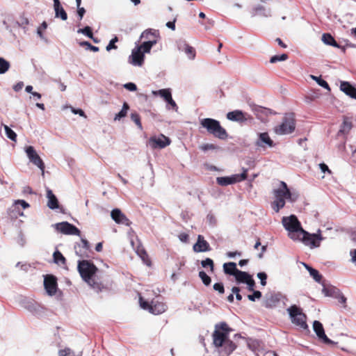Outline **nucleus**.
<instances>
[{
    "label": "nucleus",
    "mask_w": 356,
    "mask_h": 356,
    "mask_svg": "<svg viewBox=\"0 0 356 356\" xmlns=\"http://www.w3.org/2000/svg\"><path fill=\"white\" fill-rule=\"evenodd\" d=\"M232 329L225 322H220L215 325L212 334L213 346L214 350L219 356H229L237 348V339H242L239 334L234 335L235 341L229 337Z\"/></svg>",
    "instance_id": "nucleus-1"
},
{
    "label": "nucleus",
    "mask_w": 356,
    "mask_h": 356,
    "mask_svg": "<svg viewBox=\"0 0 356 356\" xmlns=\"http://www.w3.org/2000/svg\"><path fill=\"white\" fill-rule=\"evenodd\" d=\"M273 201L271 203L272 209L275 212H279L286 204V202H296L299 195L296 191H291L284 181H280L279 186L273 189Z\"/></svg>",
    "instance_id": "nucleus-2"
},
{
    "label": "nucleus",
    "mask_w": 356,
    "mask_h": 356,
    "mask_svg": "<svg viewBox=\"0 0 356 356\" xmlns=\"http://www.w3.org/2000/svg\"><path fill=\"white\" fill-rule=\"evenodd\" d=\"M78 270L82 279L93 289L99 291L101 289V284L95 280V273L97 268L90 261L83 260L79 261Z\"/></svg>",
    "instance_id": "nucleus-3"
},
{
    "label": "nucleus",
    "mask_w": 356,
    "mask_h": 356,
    "mask_svg": "<svg viewBox=\"0 0 356 356\" xmlns=\"http://www.w3.org/2000/svg\"><path fill=\"white\" fill-rule=\"evenodd\" d=\"M282 224L287 231L289 238L293 241H296L298 239H300V236L305 231L300 222L295 215L283 217L282 219Z\"/></svg>",
    "instance_id": "nucleus-4"
},
{
    "label": "nucleus",
    "mask_w": 356,
    "mask_h": 356,
    "mask_svg": "<svg viewBox=\"0 0 356 356\" xmlns=\"http://www.w3.org/2000/svg\"><path fill=\"white\" fill-rule=\"evenodd\" d=\"M200 124L202 127L205 128L209 134H213L214 136L224 139L227 137V132L222 128L220 122L212 118H204L200 120Z\"/></svg>",
    "instance_id": "nucleus-5"
},
{
    "label": "nucleus",
    "mask_w": 356,
    "mask_h": 356,
    "mask_svg": "<svg viewBox=\"0 0 356 356\" xmlns=\"http://www.w3.org/2000/svg\"><path fill=\"white\" fill-rule=\"evenodd\" d=\"M300 239L296 241L302 243L311 249L320 247L321 241L325 239L322 235L321 229H318L316 233L310 234L307 231H304L303 234L300 236Z\"/></svg>",
    "instance_id": "nucleus-6"
},
{
    "label": "nucleus",
    "mask_w": 356,
    "mask_h": 356,
    "mask_svg": "<svg viewBox=\"0 0 356 356\" xmlns=\"http://www.w3.org/2000/svg\"><path fill=\"white\" fill-rule=\"evenodd\" d=\"M287 312L293 324L299 326L302 330L308 329V325L306 323L307 317L300 307L296 305H292L287 309Z\"/></svg>",
    "instance_id": "nucleus-7"
},
{
    "label": "nucleus",
    "mask_w": 356,
    "mask_h": 356,
    "mask_svg": "<svg viewBox=\"0 0 356 356\" xmlns=\"http://www.w3.org/2000/svg\"><path fill=\"white\" fill-rule=\"evenodd\" d=\"M139 302L140 305L143 309L148 310L153 314L157 315L162 314L167 309L165 304L159 301L158 300H153L151 302H149L147 300H144L142 297H140Z\"/></svg>",
    "instance_id": "nucleus-8"
},
{
    "label": "nucleus",
    "mask_w": 356,
    "mask_h": 356,
    "mask_svg": "<svg viewBox=\"0 0 356 356\" xmlns=\"http://www.w3.org/2000/svg\"><path fill=\"white\" fill-rule=\"evenodd\" d=\"M295 121L292 115H286L282 123L274 128V131L278 135H286L292 133L295 129Z\"/></svg>",
    "instance_id": "nucleus-9"
},
{
    "label": "nucleus",
    "mask_w": 356,
    "mask_h": 356,
    "mask_svg": "<svg viewBox=\"0 0 356 356\" xmlns=\"http://www.w3.org/2000/svg\"><path fill=\"white\" fill-rule=\"evenodd\" d=\"M24 152L31 163L36 165L42 171V175L44 174V164L33 146H26Z\"/></svg>",
    "instance_id": "nucleus-10"
},
{
    "label": "nucleus",
    "mask_w": 356,
    "mask_h": 356,
    "mask_svg": "<svg viewBox=\"0 0 356 356\" xmlns=\"http://www.w3.org/2000/svg\"><path fill=\"white\" fill-rule=\"evenodd\" d=\"M247 178V170H243L241 174H235L229 177H219L216 178L218 184L225 186L241 182Z\"/></svg>",
    "instance_id": "nucleus-11"
},
{
    "label": "nucleus",
    "mask_w": 356,
    "mask_h": 356,
    "mask_svg": "<svg viewBox=\"0 0 356 356\" xmlns=\"http://www.w3.org/2000/svg\"><path fill=\"white\" fill-rule=\"evenodd\" d=\"M170 144V138L163 134L152 136L148 140V145L152 149H163Z\"/></svg>",
    "instance_id": "nucleus-12"
},
{
    "label": "nucleus",
    "mask_w": 356,
    "mask_h": 356,
    "mask_svg": "<svg viewBox=\"0 0 356 356\" xmlns=\"http://www.w3.org/2000/svg\"><path fill=\"white\" fill-rule=\"evenodd\" d=\"M54 227L57 231L64 234L80 236L81 234L78 228L67 222L56 223Z\"/></svg>",
    "instance_id": "nucleus-13"
},
{
    "label": "nucleus",
    "mask_w": 356,
    "mask_h": 356,
    "mask_svg": "<svg viewBox=\"0 0 356 356\" xmlns=\"http://www.w3.org/2000/svg\"><path fill=\"white\" fill-rule=\"evenodd\" d=\"M44 289L49 296H54L57 291V280L53 275H46L44 279Z\"/></svg>",
    "instance_id": "nucleus-14"
},
{
    "label": "nucleus",
    "mask_w": 356,
    "mask_h": 356,
    "mask_svg": "<svg viewBox=\"0 0 356 356\" xmlns=\"http://www.w3.org/2000/svg\"><path fill=\"white\" fill-rule=\"evenodd\" d=\"M144 54L138 47L132 49L131 54L129 57V62L134 66H142L144 63Z\"/></svg>",
    "instance_id": "nucleus-15"
},
{
    "label": "nucleus",
    "mask_w": 356,
    "mask_h": 356,
    "mask_svg": "<svg viewBox=\"0 0 356 356\" xmlns=\"http://www.w3.org/2000/svg\"><path fill=\"white\" fill-rule=\"evenodd\" d=\"M313 330L317 335L318 338L323 343L327 344H332L334 342L327 338L325 334L324 328L321 322L314 321L313 323Z\"/></svg>",
    "instance_id": "nucleus-16"
},
{
    "label": "nucleus",
    "mask_w": 356,
    "mask_h": 356,
    "mask_svg": "<svg viewBox=\"0 0 356 356\" xmlns=\"http://www.w3.org/2000/svg\"><path fill=\"white\" fill-rule=\"evenodd\" d=\"M227 118L231 121L243 122L250 120L251 117L249 114L240 110H235L234 111L229 112L227 114Z\"/></svg>",
    "instance_id": "nucleus-17"
},
{
    "label": "nucleus",
    "mask_w": 356,
    "mask_h": 356,
    "mask_svg": "<svg viewBox=\"0 0 356 356\" xmlns=\"http://www.w3.org/2000/svg\"><path fill=\"white\" fill-rule=\"evenodd\" d=\"M111 216L117 224H121L126 226H129L131 225L129 220L119 209H113L111 213Z\"/></svg>",
    "instance_id": "nucleus-18"
},
{
    "label": "nucleus",
    "mask_w": 356,
    "mask_h": 356,
    "mask_svg": "<svg viewBox=\"0 0 356 356\" xmlns=\"http://www.w3.org/2000/svg\"><path fill=\"white\" fill-rule=\"evenodd\" d=\"M211 250L209 243L204 240L202 235H198L197 242L193 245V250L196 252H207Z\"/></svg>",
    "instance_id": "nucleus-19"
},
{
    "label": "nucleus",
    "mask_w": 356,
    "mask_h": 356,
    "mask_svg": "<svg viewBox=\"0 0 356 356\" xmlns=\"http://www.w3.org/2000/svg\"><path fill=\"white\" fill-rule=\"evenodd\" d=\"M281 295L279 293L267 294L264 301V305L266 308H273L280 302Z\"/></svg>",
    "instance_id": "nucleus-20"
},
{
    "label": "nucleus",
    "mask_w": 356,
    "mask_h": 356,
    "mask_svg": "<svg viewBox=\"0 0 356 356\" xmlns=\"http://www.w3.org/2000/svg\"><path fill=\"white\" fill-rule=\"evenodd\" d=\"M55 17L60 18L63 21L67 20V15L59 0H53Z\"/></svg>",
    "instance_id": "nucleus-21"
},
{
    "label": "nucleus",
    "mask_w": 356,
    "mask_h": 356,
    "mask_svg": "<svg viewBox=\"0 0 356 356\" xmlns=\"http://www.w3.org/2000/svg\"><path fill=\"white\" fill-rule=\"evenodd\" d=\"M179 50L184 51L189 59H194L195 57V49L188 44H186L184 41H181L178 44Z\"/></svg>",
    "instance_id": "nucleus-22"
},
{
    "label": "nucleus",
    "mask_w": 356,
    "mask_h": 356,
    "mask_svg": "<svg viewBox=\"0 0 356 356\" xmlns=\"http://www.w3.org/2000/svg\"><path fill=\"white\" fill-rule=\"evenodd\" d=\"M256 145L262 147L267 145L271 147L273 146V141L270 139L267 133H261L259 135V139L256 142Z\"/></svg>",
    "instance_id": "nucleus-23"
},
{
    "label": "nucleus",
    "mask_w": 356,
    "mask_h": 356,
    "mask_svg": "<svg viewBox=\"0 0 356 356\" xmlns=\"http://www.w3.org/2000/svg\"><path fill=\"white\" fill-rule=\"evenodd\" d=\"M340 89L345 94L356 99V88L347 81H342L340 84Z\"/></svg>",
    "instance_id": "nucleus-24"
},
{
    "label": "nucleus",
    "mask_w": 356,
    "mask_h": 356,
    "mask_svg": "<svg viewBox=\"0 0 356 356\" xmlns=\"http://www.w3.org/2000/svg\"><path fill=\"white\" fill-rule=\"evenodd\" d=\"M47 192V207L51 209H56L58 208V201L53 193L52 191L49 188L46 189Z\"/></svg>",
    "instance_id": "nucleus-25"
},
{
    "label": "nucleus",
    "mask_w": 356,
    "mask_h": 356,
    "mask_svg": "<svg viewBox=\"0 0 356 356\" xmlns=\"http://www.w3.org/2000/svg\"><path fill=\"white\" fill-rule=\"evenodd\" d=\"M159 38V33L157 31L148 29L143 31L140 35L141 39H145V41H156V44L157 43Z\"/></svg>",
    "instance_id": "nucleus-26"
},
{
    "label": "nucleus",
    "mask_w": 356,
    "mask_h": 356,
    "mask_svg": "<svg viewBox=\"0 0 356 356\" xmlns=\"http://www.w3.org/2000/svg\"><path fill=\"white\" fill-rule=\"evenodd\" d=\"M224 273L227 275L235 276L238 270L236 268V264L234 262H228L223 264Z\"/></svg>",
    "instance_id": "nucleus-27"
},
{
    "label": "nucleus",
    "mask_w": 356,
    "mask_h": 356,
    "mask_svg": "<svg viewBox=\"0 0 356 356\" xmlns=\"http://www.w3.org/2000/svg\"><path fill=\"white\" fill-rule=\"evenodd\" d=\"M322 41L325 44L341 48V47L335 41L334 38L330 33H323L322 35Z\"/></svg>",
    "instance_id": "nucleus-28"
},
{
    "label": "nucleus",
    "mask_w": 356,
    "mask_h": 356,
    "mask_svg": "<svg viewBox=\"0 0 356 356\" xmlns=\"http://www.w3.org/2000/svg\"><path fill=\"white\" fill-rule=\"evenodd\" d=\"M234 277L237 282L245 283L248 282V280L251 277V275L246 272L238 270Z\"/></svg>",
    "instance_id": "nucleus-29"
},
{
    "label": "nucleus",
    "mask_w": 356,
    "mask_h": 356,
    "mask_svg": "<svg viewBox=\"0 0 356 356\" xmlns=\"http://www.w3.org/2000/svg\"><path fill=\"white\" fill-rule=\"evenodd\" d=\"M154 44H156V41L155 40H153V41H144L140 46H137L136 47L140 49V50L141 51H143V54H145V53H149L152 47Z\"/></svg>",
    "instance_id": "nucleus-30"
},
{
    "label": "nucleus",
    "mask_w": 356,
    "mask_h": 356,
    "mask_svg": "<svg viewBox=\"0 0 356 356\" xmlns=\"http://www.w3.org/2000/svg\"><path fill=\"white\" fill-rule=\"evenodd\" d=\"M305 268L309 271L310 275L314 278V280L320 283L321 281V275L319 274L318 271L311 266H308L306 264H303Z\"/></svg>",
    "instance_id": "nucleus-31"
},
{
    "label": "nucleus",
    "mask_w": 356,
    "mask_h": 356,
    "mask_svg": "<svg viewBox=\"0 0 356 356\" xmlns=\"http://www.w3.org/2000/svg\"><path fill=\"white\" fill-rule=\"evenodd\" d=\"M6 136L8 138L11 140L13 142L17 141V134L16 133L12 130L8 125L3 124Z\"/></svg>",
    "instance_id": "nucleus-32"
},
{
    "label": "nucleus",
    "mask_w": 356,
    "mask_h": 356,
    "mask_svg": "<svg viewBox=\"0 0 356 356\" xmlns=\"http://www.w3.org/2000/svg\"><path fill=\"white\" fill-rule=\"evenodd\" d=\"M54 261L58 265H63L65 264V258L58 250L54 252L53 254Z\"/></svg>",
    "instance_id": "nucleus-33"
},
{
    "label": "nucleus",
    "mask_w": 356,
    "mask_h": 356,
    "mask_svg": "<svg viewBox=\"0 0 356 356\" xmlns=\"http://www.w3.org/2000/svg\"><path fill=\"white\" fill-rule=\"evenodd\" d=\"M129 108V106L127 102H124L123 104V106L122 110L115 115L114 120H120L121 118L125 117L127 114V111Z\"/></svg>",
    "instance_id": "nucleus-34"
},
{
    "label": "nucleus",
    "mask_w": 356,
    "mask_h": 356,
    "mask_svg": "<svg viewBox=\"0 0 356 356\" xmlns=\"http://www.w3.org/2000/svg\"><path fill=\"white\" fill-rule=\"evenodd\" d=\"M154 95H159L161 97L164 99L165 101H166L170 97L171 95V91L169 88L167 89H161L158 91H154Z\"/></svg>",
    "instance_id": "nucleus-35"
},
{
    "label": "nucleus",
    "mask_w": 356,
    "mask_h": 356,
    "mask_svg": "<svg viewBox=\"0 0 356 356\" xmlns=\"http://www.w3.org/2000/svg\"><path fill=\"white\" fill-rule=\"evenodd\" d=\"M10 67V63L3 58L0 57V74L6 73L9 70Z\"/></svg>",
    "instance_id": "nucleus-36"
},
{
    "label": "nucleus",
    "mask_w": 356,
    "mask_h": 356,
    "mask_svg": "<svg viewBox=\"0 0 356 356\" xmlns=\"http://www.w3.org/2000/svg\"><path fill=\"white\" fill-rule=\"evenodd\" d=\"M352 128V123L348 119H344L343 122L340 129V132L347 134Z\"/></svg>",
    "instance_id": "nucleus-37"
},
{
    "label": "nucleus",
    "mask_w": 356,
    "mask_h": 356,
    "mask_svg": "<svg viewBox=\"0 0 356 356\" xmlns=\"http://www.w3.org/2000/svg\"><path fill=\"white\" fill-rule=\"evenodd\" d=\"M58 356H81V353L76 355L72 350L65 348L58 351Z\"/></svg>",
    "instance_id": "nucleus-38"
},
{
    "label": "nucleus",
    "mask_w": 356,
    "mask_h": 356,
    "mask_svg": "<svg viewBox=\"0 0 356 356\" xmlns=\"http://www.w3.org/2000/svg\"><path fill=\"white\" fill-rule=\"evenodd\" d=\"M199 277L205 286L210 285L211 282V277L204 271H200Z\"/></svg>",
    "instance_id": "nucleus-39"
},
{
    "label": "nucleus",
    "mask_w": 356,
    "mask_h": 356,
    "mask_svg": "<svg viewBox=\"0 0 356 356\" xmlns=\"http://www.w3.org/2000/svg\"><path fill=\"white\" fill-rule=\"evenodd\" d=\"M201 264L203 268L209 267L210 268V272L213 273L214 264H213V261L211 259L207 258L206 259L201 261Z\"/></svg>",
    "instance_id": "nucleus-40"
},
{
    "label": "nucleus",
    "mask_w": 356,
    "mask_h": 356,
    "mask_svg": "<svg viewBox=\"0 0 356 356\" xmlns=\"http://www.w3.org/2000/svg\"><path fill=\"white\" fill-rule=\"evenodd\" d=\"M288 58V56L286 54H283L282 55H275L270 58V62L271 63H275L278 61H284Z\"/></svg>",
    "instance_id": "nucleus-41"
},
{
    "label": "nucleus",
    "mask_w": 356,
    "mask_h": 356,
    "mask_svg": "<svg viewBox=\"0 0 356 356\" xmlns=\"http://www.w3.org/2000/svg\"><path fill=\"white\" fill-rule=\"evenodd\" d=\"M311 78L315 80L318 83V84L321 87L330 90L329 85L325 80L321 79L320 77L315 76L314 75H311Z\"/></svg>",
    "instance_id": "nucleus-42"
},
{
    "label": "nucleus",
    "mask_w": 356,
    "mask_h": 356,
    "mask_svg": "<svg viewBox=\"0 0 356 356\" xmlns=\"http://www.w3.org/2000/svg\"><path fill=\"white\" fill-rule=\"evenodd\" d=\"M79 33H82L90 38H92V33L90 26H86L83 29H80L77 31Z\"/></svg>",
    "instance_id": "nucleus-43"
},
{
    "label": "nucleus",
    "mask_w": 356,
    "mask_h": 356,
    "mask_svg": "<svg viewBox=\"0 0 356 356\" xmlns=\"http://www.w3.org/2000/svg\"><path fill=\"white\" fill-rule=\"evenodd\" d=\"M18 206H21L23 209L29 207V204L26 201L22 200H18L15 202L13 205L14 209L17 210L18 209Z\"/></svg>",
    "instance_id": "nucleus-44"
},
{
    "label": "nucleus",
    "mask_w": 356,
    "mask_h": 356,
    "mask_svg": "<svg viewBox=\"0 0 356 356\" xmlns=\"http://www.w3.org/2000/svg\"><path fill=\"white\" fill-rule=\"evenodd\" d=\"M80 45L81 46H83V47H86L87 49L94 51V52H97L99 51V47H96V46H93L89 42H87V41H84V42H82L80 43Z\"/></svg>",
    "instance_id": "nucleus-45"
},
{
    "label": "nucleus",
    "mask_w": 356,
    "mask_h": 356,
    "mask_svg": "<svg viewBox=\"0 0 356 356\" xmlns=\"http://www.w3.org/2000/svg\"><path fill=\"white\" fill-rule=\"evenodd\" d=\"M248 346L252 350H255L259 346V342L257 340L248 339L247 341Z\"/></svg>",
    "instance_id": "nucleus-46"
},
{
    "label": "nucleus",
    "mask_w": 356,
    "mask_h": 356,
    "mask_svg": "<svg viewBox=\"0 0 356 356\" xmlns=\"http://www.w3.org/2000/svg\"><path fill=\"white\" fill-rule=\"evenodd\" d=\"M118 39L117 37H115L113 38L108 43V44L106 46V49L108 51H111V49H117V46L115 44L116 42H118Z\"/></svg>",
    "instance_id": "nucleus-47"
},
{
    "label": "nucleus",
    "mask_w": 356,
    "mask_h": 356,
    "mask_svg": "<svg viewBox=\"0 0 356 356\" xmlns=\"http://www.w3.org/2000/svg\"><path fill=\"white\" fill-rule=\"evenodd\" d=\"M131 118L140 129H142V124L140 123V120L138 114L136 113H131Z\"/></svg>",
    "instance_id": "nucleus-48"
},
{
    "label": "nucleus",
    "mask_w": 356,
    "mask_h": 356,
    "mask_svg": "<svg viewBox=\"0 0 356 356\" xmlns=\"http://www.w3.org/2000/svg\"><path fill=\"white\" fill-rule=\"evenodd\" d=\"M257 277L260 280L261 284L262 286H266L267 275L264 272H260L257 273Z\"/></svg>",
    "instance_id": "nucleus-49"
},
{
    "label": "nucleus",
    "mask_w": 356,
    "mask_h": 356,
    "mask_svg": "<svg viewBox=\"0 0 356 356\" xmlns=\"http://www.w3.org/2000/svg\"><path fill=\"white\" fill-rule=\"evenodd\" d=\"M200 149L204 151V152H206L207 150H213V149H216V146L214 145L213 144H211V143H207V144H203L200 146Z\"/></svg>",
    "instance_id": "nucleus-50"
},
{
    "label": "nucleus",
    "mask_w": 356,
    "mask_h": 356,
    "mask_svg": "<svg viewBox=\"0 0 356 356\" xmlns=\"http://www.w3.org/2000/svg\"><path fill=\"white\" fill-rule=\"evenodd\" d=\"M261 297V293L259 291H254L253 294L248 295V298L251 301H254L255 299H259Z\"/></svg>",
    "instance_id": "nucleus-51"
},
{
    "label": "nucleus",
    "mask_w": 356,
    "mask_h": 356,
    "mask_svg": "<svg viewBox=\"0 0 356 356\" xmlns=\"http://www.w3.org/2000/svg\"><path fill=\"white\" fill-rule=\"evenodd\" d=\"M47 27V24L46 22H43L40 26L38 29L37 33L40 36V38H43L42 31L45 30Z\"/></svg>",
    "instance_id": "nucleus-52"
},
{
    "label": "nucleus",
    "mask_w": 356,
    "mask_h": 356,
    "mask_svg": "<svg viewBox=\"0 0 356 356\" xmlns=\"http://www.w3.org/2000/svg\"><path fill=\"white\" fill-rule=\"evenodd\" d=\"M139 255L140 256V257L142 258V259L143 260V261L147 264V265H149L150 264V261L148 259V257H147V254L146 253V252L145 250H141L140 252H138Z\"/></svg>",
    "instance_id": "nucleus-53"
},
{
    "label": "nucleus",
    "mask_w": 356,
    "mask_h": 356,
    "mask_svg": "<svg viewBox=\"0 0 356 356\" xmlns=\"http://www.w3.org/2000/svg\"><path fill=\"white\" fill-rule=\"evenodd\" d=\"M213 289L222 294L225 291L224 286L222 283H216L213 284Z\"/></svg>",
    "instance_id": "nucleus-54"
},
{
    "label": "nucleus",
    "mask_w": 356,
    "mask_h": 356,
    "mask_svg": "<svg viewBox=\"0 0 356 356\" xmlns=\"http://www.w3.org/2000/svg\"><path fill=\"white\" fill-rule=\"evenodd\" d=\"M165 102L171 106V108L173 110H175V111H177L178 107H177L175 102L172 99V96H170V97L169 99H168Z\"/></svg>",
    "instance_id": "nucleus-55"
},
{
    "label": "nucleus",
    "mask_w": 356,
    "mask_h": 356,
    "mask_svg": "<svg viewBox=\"0 0 356 356\" xmlns=\"http://www.w3.org/2000/svg\"><path fill=\"white\" fill-rule=\"evenodd\" d=\"M245 284H247L249 291H254L255 282L252 277L248 280V282H245Z\"/></svg>",
    "instance_id": "nucleus-56"
},
{
    "label": "nucleus",
    "mask_w": 356,
    "mask_h": 356,
    "mask_svg": "<svg viewBox=\"0 0 356 356\" xmlns=\"http://www.w3.org/2000/svg\"><path fill=\"white\" fill-rule=\"evenodd\" d=\"M124 87L130 91H135L137 89L136 85L134 83H127L124 85Z\"/></svg>",
    "instance_id": "nucleus-57"
},
{
    "label": "nucleus",
    "mask_w": 356,
    "mask_h": 356,
    "mask_svg": "<svg viewBox=\"0 0 356 356\" xmlns=\"http://www.w3.org/2000/svg\"><path fill=\"white\" fill-rule=\"evenodd\" d=\"M232 291L233 293H235L236 294V298L238 300H242V296L241 295H240L239 293V291H240V289L239 288L236 287V286H234L232 289Z\"/></svg>",
    "instance_id": "nucleus-58"
},
{
    "label": "nucleus",
    "mask_w": 356,
    "mask_h": 356,
    "mask_svg": "<svg viewBox=\"0 0 356 356\" xmlns=\"http://www.w3.org/2000/svg\"><path fill=\"white\" fill-rule=\"evenodd\" d=\"M71 111L74 114H79L81 117L86 118L83 111L81 109H76L73 107H71Z\"/></svg>",
    "instance_id": "nucleus-59"
},
{
    "label": "nucleus",
    "mask_w": 356,
    "mask_h": 356,
    "mask_svg": "<svg viewBox=\"0 0 356 356\" xmlns=\"http://www.w3.org/2000/svg\"><path fill=\"white\" fill-rule=\"evenodd\" d=\"M86 13V10L83 7L77 8V14L79 18V20H81L84 14Z\"/></svg>",
    "instance_id": "nucleus-60"
},
{
    "label": "nucleus",
    "mask_w": 356,
    "mask_h": 356,
    "mask_svg": "<svg viewBox=\"0 0 356 356\" xmlns=\"http://www.w3.org/2000/svg\"><path fill=\"white\" fill-rule=\"evenodd\" d=\"M320 169L323 172H327L329 173H331V171L329 170L327 165L325 163H320L319 164Z\"/></svg>",
    "instance_id": "nucleus-61"
},
{
    "label": "nucleus",
    "mask_w": 356,
    "mask_h": 356,
    "mask_svg": "<svg viewBox=\"0 0 356 356\" xmlns=\"http://www.w3.org/2000/svg\"><path fill=\"white\" fill-rule=\"evenodd\" d=\"M23 86H24L23 82L20 81V82H18L17 83H16L13 86V89H14L15 91L18 92V91H19L20 90L22 89Z\"/></svg>",
    "instance_id": "nucleus-62"
},
{
    "label": "nucleus",
    "mask_w": 356,
    "mask_h": 356,
    "mask_svg": "<svg viewBox=\"0 0 356 356\" xmlns=\"http://www.w3.org/2000/svg\"><path fill=\"white\" fill-rule=\"evenodd\" d=\"M236 255L241 256V252H237V251H236V252H228L227 253V256L228 257H229V258L234 257Z\"/></svg>",
    "instance_id": "nucleus-63"
},
{
    "label": "nucleus",
    "mask_w": 356,
    "mask_h": 356,
    "mask_svg": "<svg viewBox=\"0 0 356 356\" xmlns=\"http://www.w3.org/2000/svg\"><path fill=\"white\" fill-rule=\"evenodd\" d=\"M351 261L356 265V250L350 251Z\"/></svg>",
    "instance_id": "nucleus-64"
}]
</instances>
